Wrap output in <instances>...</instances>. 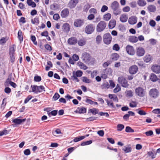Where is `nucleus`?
<instances>
[{"instance_id":"obj_1","label":"nucleus","mask_w":160,"mask_h":160,"mask_svg":"<svg viewBox=\"0 0 160 160\" xmlns=\"http://www.w3.org/2000/svg\"><path fill=\"white\" fill-rule=\"evenodd\" d=\"M148 94L151 98L155 99L159 96V92L157 89L153 88L150 90Z\"/></svg>"},{"instance_id":"obj_2","label":"nucleus","mask_w":160,"mask_h":160,"mask_svg":"<svg viewBox=\"0 0 160 160\" xmlns=\"http://www.w3.org/2000/svg\"><path fill=\"white\" fill-rule=\"evenodd\" d=\"M135 92L137 95L141 97H144L146 94L145 90L141 87H138L135 89Z\"/></svg>"},{"instance_id":"obj_3","label":"nucleus","mask_w":160,"mask_h":160,"mask_svg":"<svg viewBox=\"0 0 160 160\" xmlns=\"http://www.w3.org/2000/svg\"><path fill=\"white\" fill-rule=\"evenodd\" d=\"M112 38L109 33H106L103 36V40L104 43L107 45L110 44L112 41Z\"/></svg>"},{"instance_id":"obj_4","label":"nucleus","mask_w":160,"mask_h":160,"mask_svg":"<svg viewBox=\"0 0 160 160\" xmlns=\"http://www.w3.org/2000/svg\"><path fill=\"white\" fill-rule=\"evenodd\" d=\"M118 81L123 87L127 88H128L129 85V84L128 83L127 80L123 77H118Z\"/></svg>"},{"instance_id":"obj_5","label":"nucleus","mask_w":160,"mask_h":160,"mask_svg":"<svg viewBox=\"0 0 160 160\" xmlns=\"http://www.w3.org/2000/svg\"><path fill=\"white\" fill-rule=\"evenodd\" d=\"M82 58L84 62L88 63L91 59V57L89 54L87 52H84L82 54Z\"/></svg>"},{"instance_id":"obj_6","label":"nucleus","mask_w":160,"mask_h":160,"mask_svg":"<svg viewBox=\"0 0 160 160\" xmlns=\"http://www.w3.org/2000/svg\"><path fill=\"white\" fill-rule=\"evenodd\" d=\"M78 2V0H70L68 4V7L70 9L74 8Z\"/></svg>"},{"instance_id":"obj_7","label":"nucleus","mask_w":160,"mask_h":160,"mask_svg":"<svg viewBox=\"0 0 160 160\" xmlns=\"http://www.w3.org/2000/svg\"><path fill=\"white\" fill-rule=\"evenodd\" d=\"M138 71V68L136 65H133L131 66L129 68V72L131 74H136Z\"/></svg>"},{"instance_id":"obj_8","label":"nucleus","mask_w":160,"mask_h":160,"mask_svg":"<svg viewBox=\"0 0 160 160\" xmlns=\"http://www.w3.org/2000/svg\"><path fill=\"white\" fill-rule=\"evenodd\" d=\"M84 23V21L83 19H76L74 23V25L76 27H80L82 26Z\"/></svg>"},{"instance_id":"obj_9","label":"nucleus","mask_w":160,"mask_h":160,"mask_svg":"<svg viewBox=\"0 0 160 160\" xmlns=\"http://www.w3.org/2000/svg\"><path fill=\"white\" fill-rule=\"evenodd\" d=\"M26 120V118L20 119L17 118L14 119H12V122L14 123L15 125H18L21 124L22 122H25Z\"/></svg>"},{"instance_id":"obj_10","label":"nucleus","mask_w":160,"mask_h":160,"mask_svg":"<svg viewBox=\"0 0 160 160\" xmlns=\"http://www.w3.org/2000/svg\"><path fill=\"white\" fill-rule=\"evenodd\" d=\"M136 54L139 57L143 56L145 53V51L144 48L141 47H139L137 48Z\"/></svg>"},{"instance_id":"obj_11","label":"nucleus","mask_w":160,"mask_h":160,"mask_svg":"<svg viewBox=\"0 0 160 160\" xmlns=\"http://www.w3.org/2000/svg\"><path fill=\"white\" fill-rule=\"evenodd\" d=\"M106 26V23L104 21H100L98 24L97 26V29L99 30H103Z\"/></svg>"},{"instance_id":"obj_12","label":"nucleus","mask_w":160,"mask_h":160,"mask_svg":"<svg viewBox=\"0 0 160 160\" xmlns=\"http://www.w3.org/2000/svg\"><path fill=\"white\" fill-rule=\"evenodd\" d=\"M126 50L129 55H133L135 53V51L133 47L128 45L126 47Z\"/></svg>"},{"instance_id":"obj_13","label":"nucleus","mask_w":160,"mask_h":160,"mask_svg":"<svg viewBox=\"0 0 160 160\" xmlns=\"http://www.w3.org/2000/svg\"><path fill=\"white\" fill-rule=\"evenodd\" d=\"M137 21L136 16H133L130 17L128 19V22L131 25H133L136 23Z\"/></svg>"},{"instance_id":"obj_14","label":"nucleus","mask_w":160,"mask_h":160,"mask_svg":"<svg viewBox=\"0 0 160 160\" xmlns=\"http://www.w3.org/2000/svg\"><path fill=\"white\" fill-rule=\"evenodd\" d=\"M77 39L76 38L72 37L68 39V42L70 45H74L77 43Z\"/></svg>"},{"instance_id":"obj_15","label":"nucleus","mask_w":160,"mask_h":160,"mask_svg":"<svg viewBox=\"0 0 160 160\" xmlns=\"http://www.w3.org/2000/svg\"><path fill=\"white\" fill-rule=\"evenodd\" d=\"M152 71L156 73L160 72V66L157 65L152 66L151 68Z\"/></svg>"},{"instance_id":"obj_16","label":"nucleus","mask_w":160,"mask_h":160,"mask_svg":"<svg viewBox=\"0 0 160 160\" xmlns=\"http://www.w3.org/2000/svg\"><path fill=\"white\" fill-rule=\"evenodd\" d=\"M122 149L125 153L130 152L132 150L131 145L130 144L124 146L122 147Z\"/></svg>"},{"instance_id":"obj_17","label":"nucleus","mask_w":160,"mask_h":160,"mask_svg":"<svg viewBox=\"0 0 160 160\" xmlns=\"http://www.w3.org/2000/svg\"><path fill=\"white\" fill-rule=\"evenodd\" d=\"M69 13V11L68 8H65L61 12V15L63 18H65L68 16Z\"/></svg>"},{"instance_id":"obj_18","label":"nucleus","mask_w":160,"mask_h":160,"mask_svg":"<svg viewBox=\"0 0 160 160\" xmlns=\"http://www.w3.org/2000/svg\"><path fill=\"white\" fill-rule=\"evenodd\" d=\"M76 112L80 114L84 113L86 112V109L84 107H80L77 108Z\"/></svg>"},{"instance_id":"obj_19","label":"nucleus","mask_w":160,"mask_h":160,"mask_svg":"<svg viewBox=\"0 0 160 160\" xmlns=\"http://www.w3.org/2000/svg\"><path fill=\"white\" fill-rule=\"evenodd\" d=\"M116 21L114 19L111 20L109 23L108 27L110 29H112L116 25Z\"/></svg>"},{"instance_id":"obj_20","label":"nucleus","mask_w":160,"mask_h":160,"mask_svg":"<svg viewBox=\"0 0 160 160\" xmlns=\"http://www.w3.org/2000/svg\"><path fill=\"white\" fill-rule=\"evenodd\" d=\"M128 19V17L125 14H122L120 17V21L122 22H126Z\"/></svg>"},{"instance_id":"obj_21","label":"nucleus","mask_w":160,"mask_h":160,"mask_svg":"<svg viewBox=\"0 0 160 160\" xmlns=\"http://www.w3.org/2000/svg\"><path fill=\"white\" fill-rule=\"evenodd\" d=\"M77 64L81 69L84 70H86L88 68L85 64L81 62H78Z\"/></svg>"},{"instance_id":"obj_22","label":"nucleus","mask_w":160,"mask_h":160,"mask_svg":"<svg viewBox=\"0 0 160 160\" xmlns=\"http://www.w3.org/2000/svg\"><path fill=\"white\" fill-rule=\"evenodd\" d=\"M111 7L112 10L119 8V4L118 2L115 1L111 3Z\"/></svg>"},{"instance_id":"obj_23","label":"nucleus","mask_w":160,"mask_h":160,"mask_svg":"<svg viewBox=\"0 0 160 160\" xmlns=\"http://www.w3.org/2000/svg\"><path fill=\"white\" fill-rule=\"evenodd\" d=\"M147 8L149 12H155L156 9V7L153 5H149L148 7Z\"/></svg>"},{"instance_id":"obj_24","label":"nucleus","mask_w":160,"mask_h":160,"mask_svg":"<svg viewBox=\"0 0 160 160\" xmlns=\"http://www.w3.org/2000/svg\"><path fill=\"white\" fill-rule=\"evenodd\" d=\"M109 98L115 101L116 102H118V99L117 96L115 94H109L108 95Z\"/></svg>"},{"instance_id":"obj_25","label":"nucleus","mask_w":160,"mask_h":160,"mask_svg":"<svg viewBox=\"0 0 160 160\" xmlns=\"http://www.w3.org/2000/svg\"><path fill=\"white\" fill-rule=\"evenodd\" d=\"M150 79L151 81L155 82L158 80L157 76L153 73H152L150 75Z\"/></svg>"},{"instance_id":"obj_26","label":"nucleus","mask_w":160,"mask_h":160,"mask_svg":"<svg viewBox=\"0 0 160 160\" xmlns=\"http://www.w3.org/2000/svg\"><path fill=\"white\" fill-rule=\"evenodd\" d=\"M138 5L141 7H143L146 5V2L145 0H138L137 1Z\"/></svg>"},{"instance_id":"obj_27","label":"nucleus","mask_w":160,"mask_h":160,"mask_svg":"<svg viewBox=\"0 0 160 160\" xmlns=\"http://www.w3.org/2000/svg\"><path fill=\"white\" fill-rule=\"evenodd\" d=\"M119 58V55L117 53H114L111 55V59L113 61H117Z\"/></svg>"},{"instance_id":"obj_28","label":"nucleus","mask_w":160,"mask_h":160,"mask_svg":"<svg viewBox=\"0 0 160 160\" xmlns=\"http://www.w3.org/2000/svg\"><path fill=\"white\" fill-rule=\"evenodd\" d=\"M18 37L20 42L21 43L23 40V35L21 31H18Z\"/></svg>"},{"instance_id":"obj_29","label":"nucleus","mask_w":160,"mask_h":160,"mask_svg":"<svg viewBox=\"0 0 160 160\" xmlns=\"http://www.w3.org/2000/svg\"><path fill=\"white\" fill-rule=\"evenodd\" d=\"M37 93L42 92L43 91L45 92V88L42 85L38 86L37 87Z\"/></svg>"},{"instance_id":"obj_30","label":"nucleus","mask_w":160,"mask_h":160,"mask_svg":"<svg viewBox=\"0 0 160 160\" xmlns=\"http://www.w3.org/2000/svg\"><path fill=\"white\" fill-rule=\"evenodd\" d=\"M125 93L127 97L130 98L133 96V92L131 90H127L125 91Z\"/></svg>"},{"instance_id":"obj_31","label":"nucleus","mask_w":160,"mask_h":160,"mask_svg":"<svg viewBox=\"0 0 160 160\" xmlns=\"http://www.w3.org/2000/svg\"><path fill=\"white\" fill-rule=\"evenodd\" d=\"M111 18V15L110 13H108L105 14L103 16V19L106 21L109 20Z\"/></svg>"},{"instance_id":"obj_32","label":"nucleus","mask_w":160,"mask_h":160,"mask_svg":"<svg viewBox=\"0 0 160 160\" xmlns=\"http://www.w3.org/2000/svg\"><path fill=\"white\" fill-rule=\"evenodd\" d=\"M95 27L92 24H90L86 27V30H94Z\"/></svg>"},{"instance_id":"obj_33","label":"nucleus","mask_w":160,"mask_h":160,"mask_svg":"<svg viewBox=\"0 0 160 160\" xmlns=\"http://www.w3.org/2000/svg\"><path fill=\"white\" fill-rule=\"evenodd\" d=\"M86 43V41L84 39H80L78 41V44L79 46H83Z\"/></svg>"},{"instance_id":"obj_34","label":"nucleus","mask_w":160,"mask_h":160,"mask_svg":"<svg viewBox=\"0 0 160 160\" xmlns=\"http://www.w3.org/2000/svg\"><path fill=\"white\" fill-rule=\"evenodd\" d=\"M85 138V136H79L78 137L75 138L73 139V141L77 142L84 139Z\"/></svg>"},{"instance_id":"obj_35","label":"nucleus","mask_w":160,"mask_h":160,"mask_svg":"<svg viewBox=\"0 0 160 160\" xmlns=\"http://www.w3.org/2000/svg\"><path fill=\"white\" fill-rule=\"evenodd\" d=\"M113 13L115 15H119L121 13V10L119 8L112 9Z\"/></svg>"},{"instance_id":"obj_36","label":"nucleus","mask_w":160,"mask_h":160,"mask_svg":"<svg viewBox=\"0 0 160 160\" xmlns=\"http://www.w3.org/2000/svg\"><path fill=\"white\" fill-rule=\"evenodd\" d=\"M152 59V56L150 55H146L144 58V61L146 62H150Z\"/></svg>"},{"instance_id":"obj_37","label":"nucleus","mask_w":160,"mask_h":160,"mask_svg":"<svg viewBox=\"0 0 160 160\" xmlns=\"http://www.w3.org/2000/svg\"><path fill=\"white\" fill-rule=\"evenodd\" d=\"M124 128V126L122 124H118L117 126V130L118 131H121Z\"/></svg>"},{"instance_id":"obj_38","label":"nucleus","mask_w":160,"mask_h":160,"mask_svg":"<svg viewBox=\"0 0 160 160\" xmlns=\"http://www.w3.org/2000/svg\"><path fill=\"white\" fill-rule=\"evenodd\" d=\"M102 40V38L101 36L100 35H98L97 36L96 39V43L97 44H99L100 43Z\"/></svg>"},{"instance_id":"obj_39","label":"nucleus","mask_w":160,"mask_h":160,"mask_svg":"<svg viewBox=\"0 0 160 160\" xmlns=\"http://www.w3.org/2000/svg\"><path fill=\"white\" fill-rule=\"evenodd\" d=\"M108 106L110 108H115V107L113 103L112 102L109 101L108 100H106Z\"/></svg>"},{"instance_id":"obj_40","label":"nucleus","mask_w":160,"mask_h":160,"mask_svg":"<svg viewBox=\"0 0 160 160\" xmlns=\"http://www.w3.org/2000/svg\"><path fill=\"white\" fill-rule=\"evenodd\" d=\"M63 30H69L70 27L69 24L67 23H64L62 26Z\"/></svg>"},{"instance_id":"obj_41","label":"nucleus","mask_w":160,"mask_h":160,"mask_svg":"<svg viewBox=\"0 0 160 160\" xmlns=\"http://www.w3.org/2000/svg\"><path fill=\"white\" fill-rule=\"evenodd\" d=\"M8 40V38L7 37H3L0 39V44L2 45L4 44Z\"/></svg>"},{"instance_id":"obj_42","label":"nucleus","mask_w":160,"mask_h":160,"mask_svg":"<svg viewBox=\"0 0 160 160\" xmlns=\"http://www.w3.org/2000/svg\"><path fill=\"white\" fill-rule=\"evenodd\" d=\"M77 76L75 75V73L73 72L72 73V75L71 77V79L72 80H76L77 82L79 81V79L77 78Z\"/></svg>"},{"instance_id":"obj_43","label":"nucleus","mask_w":160,"mask_h":160,"mask_svg":"<svg viewBox=\"0 0 160 160\" xmlns=\"http://www.w3.org/2000/svg\"><path fill=\"white\" fill-rule=\"evenodd\" d=\"M129 41L131 42H136L138 41V39L135 36L130 37L129 38Z\"/></svg>"},{"instance_id":"obj_44","label":"nucleus","mask_w":160,"mask_h":160,"mask_svg":"<svg viewBox=\"0 0 160 160\" xmlns=\"http://www.w3.org/2000/svg\"><path fill=\"white\" fill-rule=\"evenodd\" d=\"M30 39L34 44L35 45H37L38 43L36 41V38L35 36L33 35H31L30 36Z\"/></svg>"},{"instance_id":"obj_45","label":"nucleus","mask_w":160,"mask_h":160,"mask_svg":"<svg viewBox=\"0 0 160 160\" xmlns=\"http://www.w3.org/2000/svg\"><path fill=\"white\" fill-rule=\"evenodd\" d=\"M92 143V141L91 140H90L88 141L85 142H83L81 144V146H84L85 145H90Z\"/></svg>"},{"instance_id":"obj_46","label":"nucleus","mask_w":160,"mask_h":160,"mask_svg":"<svg viewBox=\"0 0 160 160\" xmlns=\"http://www.w3.org/2000/svg\"><path fill=\"white\" fill-rule=\"evenodd\" d=\"M58 112V110H54L52 111L51 112H48V114L49 117H51V115H52L54 116H56Z\"/></svg>"},{"instance_id":"obj_47","label":"nucleus","mask_w":160,"mask_h":160,"mask_svg":"<svg viewBox=\"0 0 160 160\" xmlns=\"http://www.w3.org/2000/svg\"><path fill=\"white\" fill-rule=\"evenodd\" d=\"M89 111L93 115H95L98 113V110L94 108L90 109Z\"/></svg>"},{"instance_id":"obj_48","label":"nucleus","mask_w":160,"mask_h":160,"mask_svg":"<svg viewBox=\"0 0 160 160\" xmlns=\"http://www.w3.org/2000/svg\"><path fill=\"white\" fill-rule=\"evenodd\" d=\"M137 111H138V113L140 115H145L147 114V113L143 110L140 109H137Z\"/></svg>"},{"instance_id":"obj_49","label":"nucleus","mask_w":160,"mask_h":160,"mask_svg":"<svg viewBox=\"0 0 160 160\" xmlns=\"http://www.w3.org/2000/svg\"><path fill=\"white\" fill-rule=\"evenodd\" d=\"M125 131L127 132H134V130L130 127L127 126L126 127Z\"/></svg>"},{"instance_id":"obj_50","label":"nucleus","mask_w":160,"mask_h":160,"mask_svg":"<svg viewBox=\"0 0 160 160\" xmlns=\"http://www.w3.org/2000/svg\"><path fill=\"white\" fill-rule=\"evenodd\" d=\"M60 97V95L57 92H56L52 97L53 100L55 101L57 100Z\"/></svg>"},{"instance_id":"obj_51","label":"nucleus","mask_w":160,"mask_h":160,"mask_svg":"<svg viewBox=\"0 0 160 160\" xmlns=\"http://www.w3.org/2000/svg\"><path fill=\"white\" fill-rule=\"evenodd\" d=\"M37 85H31V87L32 88V92L36 93H37Z\"/></svg>"},{"instance_id":"obj_52","label":"nucleus","mask_w":160,"mask_h":160,"mask_svg":"<svg viewBox=\"0 0 160 160\" xmlns=\"http://www.w3.org/2000/svg\"><path fill=\"white\" fill-rule=\"evenodd\" d=\"M41 78L40 76L37 75L34 77V80L36 82H39L41 80Z\"/></svg>"},{"instance_id":"obj_53","label":"nucleus","mask_w":160,"mask_h":160,"mask_svg":"<svg viewBox=\"0 0 160 160\" xmlns=\"http://www.w3.org/2000/svg\"><path fill=\"white\" fill-rule=\"evenodd\" d=\"M82 80L83 82L87 83H89L91 82V80L90 79H88L86 77H82Z\"/></svg>"},{"instance_id":"obj_54","label":"nucleus","mask_w":160,"mask_h":160,"mask_svg":"<svg viewBox=\"0 0 160 160\" xmlns=\"http://www.w3.org/2000/svg\"><path fill=\"white\" fill-rule=\"evenodd\" d=\"M55 133H56L57 134H60L62 133L61 130L59 129H57L55 131L53 130L52 131V134L55 136H56L54 134Z\"/></svg>"},{"instance_id":"obj_55","label":"nucleus","mask_w":160,"mask_h":160,"mask_svg":"<svg viewBox=\"0 0 160 160\" xmlns=\"http://www.w3.org/2000/svg\"><path fill=\"white\" fill-rule=\"evenodd\" d=\"M82 74V72L80 70L77 71L75 73V75L78 77H81Z\"/></svg>"},{"instance_id":"obj_56","label":"nucleus","mask_w":160,"mask_h":160,"mask_svg":"<svg viewBox=\"0 0 160 160\" xmlns=\"http://www.w3.org/2000/svg\"><path fill=\"white\" fill-rule=\"evenodd\" d=\"M112 48L113 50L118 51L120 49V47L118 44H115L113 46Z\"/></svg>"},{"instance_id":"obj_57","label":"nucleus","mask_w":160,"mask_h":160,"mask_svg":"<svg viewBox=\"0 0 160 160\" xmlns=\"http://www.w3.org/2000/svg\"><path fill=\"white\" fill-rule=\"evenodd\" d=\"M97 118L98 117H91L87 118V120L88 121H92L95 120H97Z\"/></svg>"},{"instance_id":"obj_58","label":"nucleus","mask_w":160,"mask_h":160,"mask_svg":"<svg viewBox=\"0 0 160 160\" xmlns=\"http://www.w3.org/2000/svg\"><path fill=\"white\" fill-rule=\"evenodd\" d=\"M15 50L14 47H12L9 49V55H14V54Z\"/></svg>"},{"instance_id":"obj_59","label":"nucleus","mask_w":160,"mask_h":160,"mask_svg":"<svg viewBox=\"0 0 160 160\" xmlns=\"http://www.w3.org/2000/svg\"><path fill=\"white\" fill-rule=\"evenodd\" d=\"M108 9V7L106 5H103L102 7L101 11L102 12H103L107 11Z\"/></svg>"},{"instance_id":"obj_60","label":"nucleus","mask_w":160,"mask_h":160,"mask_svg":"<svg viewBox=\"0 0 160 160\" xmlns=\"http://www.w3.org/2000/svg\"><path fill=\"white\" fill-rule=\"evenodd\" d=\"M121 90V88L118 84H117L116 88H115L113 90V92L115 93H116Z\"/></svg>"},{"instance_id":"obj_61","label":"nucleus","mask_w":160,"mask_h":160,"mask_svg":"<svg viewBox=\"0 0 160 160\" xmlns=\"http://www.w3.org/2000/svg\"><path fill=\"white\" fill-rule=\"evenodd\" d=\"M89 12L91 14H96L97 13V10L94 8H91L89 10Z\"/></svg>"},{"instance_id":"obj_62","label":"nucleus","mask_w":160,"mask_h":160,"mask_svg":"<svg viewBox=\"0 0 160 160\" xmlns=\"http://www.w3.org/2000/svg\"><path fill=\"white\" fill-rule=\"evenodd\" d=\"M148 154L149 156H151L152 159H153L155 158L156 156L154 154L152 151H149L148 152Z\"/></svg>"},{"instance_id":"obj_63","label":"nucleus","mask_w":160,"mask_h":160,"mask_svg":"<svg viewBox=\"0 0 160 160\" xmlns=\"http://www.w3.org/2000/svg\"><path fill=\"white\" fill-rule=\"evenodd\" d=\"M111 63V62L110 61L108 60L107 62H105L103 64V66L104 68H106L108 67V65L110 64Z\"/></svg>"},{"instance_id":"obj_64","label":"nucleus","mask_w":160,"mask_h":160,"mask_svg":"<svg viewBox=\"0 0 160 160\" xmlns=\"http://www.w3.org/2000/svg\"><path fill=\"white\" fill-rule=\"evenodd\" d=\"M24 154L26 155H29L31 153L30 150L29 149H25L23 152Z\"/></svg>"}]
</instances>
